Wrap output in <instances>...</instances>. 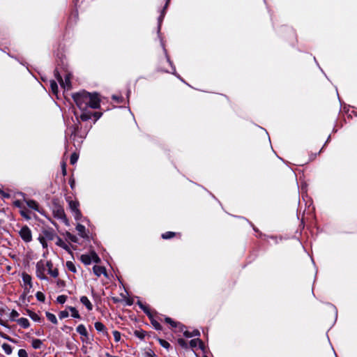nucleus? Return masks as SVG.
I'll use <instances>...</instances> for the list:
<instances>
[{
    "label": "nucleus",
    "mask_w": 357,
    "mask_h": 357,
    "mask_svg": "<svg viewBox=\"0 0 357 357\" xmlns=\"http://www.w3.org/2000/svg\"><path fill=\"white\" fill-rule=\"evenodd\" d=\"M73 98L80 109L84 111L88 108V101L90 100V93L82 91L74 94Z\"/></svg>",
    "instance_id": "1"
},
{
    "label": "nucleus",
    "mask_w": 357,
    "mask_h": 357,
    "mask_svg": "<svg viewBox=\"0 0 357 357\" xmlns=\"http://www.w3.org/2000/svg\"><path fill=\"white\" fill-rule=\"evenodd\" d=\"M47 269V261L40 260L36 265V275L37 278L42 280H47L48 278L45 275Z\"/></svg>",
    "instance_id": "2"
},
{
    "label": "nucleus",
    "mask_w": 357,
    "mask_h": 357,
    "mask_svg": "<svg viewBox=\"0 0 357 357\" xmlns=\"http://www.w3.org/2000/svg\"><path fill=\"white\" fill-rule=\"evenodd\" d=\"M70 209L71 210L75 220H79L82 217L81 211L79 209V204L76 200H72L70 197L66 198Z\"/></svg>",
    "instance_id": "3"
},
{
    "label": "nucleus",
    "mask_w": 357,
    "mask_h": 357,
    "mask_svg": "<svg viewBox=\"0 0 357 357\" xmlns=\"http://www.w3.org/2000/svg\"><path fill=\"white\" fill-rule=\"evenodd\" d=\"M21 238L26 243L32 241V234L31 229L26 225L23 226L19 231Z\"/></svg>",
    "instance_id": "4"
},
{
    "label": "nucleus",
    "mask_w": 357,
    "mask_h": 357,
    "mask_svg": "<svg viewBox=\"0 0 357 357\" xmlns=\"http://www.w3.org/2000/svg\"><path fill=\"white\" fill-rule=\"evenodd\" d=\"M100 100L97 93H90V100L88 101V107L98 109L100 107Z\"/></svg>",
    "instance_id": "5"
},
{
    "label": "nucleus",
    "mask_w": 357,
    "mask_h": 357,
    "mask_svg": "<svg viewBox=\"0 0 357 357\" xmlns=\"http://www.w3.org/2000/svg\"><path fill=\"white\" fill-rule=\"evenodd\" d=\"M53 213L55 218L61 220L63 222L68 225V219L65 214L64 210L61 206H57L53 210Z\"/></svg>",
    "instance_id": "6"
},
{
    "label": "nucleus",
    "mask_w": 357,
    "mask_h": 357,
    "mask_svg": "<svg viewBox=\"0 0 357 357\" xmlns=\"http://www.w3.org/2000/svg\"><path fill=\"white\" fill-rule=\"evenodd\" d=\"M24 202L26 204V205L28 206V207H29L30 208H31L41 214L43 213V211L42 209H40L38 202H36L35 200L24 199Z\"/></svg>",
    "instance_id": "7"
},
{
    "label": "nucleus",
    "mask_w": 357,
    "mask_h": 357,
    "mask_svg": "<svg viewBox=\"0 0 357 357\" xmlns=\"http://www.w3.org/2000/svg\"><path fill=\"white\" fill-rule=\"evenodd\" d=\"M94 327L98 332L102 333L103 335L108 336V333H107V328H106L105 326L102 322H100V321L95 322Z\"/></svg>",
    "instance_id": "8"
},
{
    "label": "nucleus",
    "mask_w": 357,
    "mask_h": 357,
    "mask_svg": "<svg viewBox=\"0 0 357 357\" xmlns=\"http://www.w3.org/2000/svg\"><path fill=\"white\" fill-rule=\"evenodd\" d=\"M47 271L48 273L53 278H56L59 275V271L57 268H53V264L51 261H47Z\"/></svg>",
    "instance_id": "9"
},
{
    "label": "nucleus",
    "mask_w": 357,
    "mask_h": 357,
    "mask_svg": "<svg viewBox=\"0 0 357 357\" xmlns=\"http://www.w3.org/2000/svg\"><path fill=\"white\" fill-rule=\"evenodd\" d=\"M93 271L94 274L98 277H100L102 274L105 275H107L106 270L102 266H94L93 268Z\"/></svg>",
    "instance_id": "10"
},
{
    "label": "nucleus",
    "mask_w": 357,
    "mask_h": 357,
    "mask_svg": "<svg viewBox=\"0 0 357 357\" xmlns=\"http://www.w3.org/2000/svg\"><path fill=\"white\" fill-rule=\"evenodd\" d=\"M22 280L26 286V288L31 289L32 287L31 277L27 273H22Z\"/></svg>",
    "instance_id": "11"
},
{
    "label": "nucleus",
    "mask_w": 357,
    "mask_h": 357,
    "mask_svg": "<svg viewBox=\"0 0 357 357\" xmlns=\"http://www.w3.org/2000/svg\"><path fill=\"white\" fill-rule=\"evenodd\" d=\"M80 302L86 307V309L89 311H91L93 310V305L86 296H82L80 298Z\"/></svg>",
    "instance_id": "12"
},
{
    "label": "nucleus",
    "mask_w": 357,
    "mask_h": 357,
    "mask_svg": "<svg viewBox=\"0 0 357 357\" xmlns=\"http://www.w3.org/2000/svg\"><path fill=\"white\" fill-rule=\"evenodd\" d=\"M190 346L192 348H195L199 347L201 349H204V343L202 341L198 338L193 339L190 342Z\"/></svg>",
    "instance_id": "13"
},
{
    "label": "nucleus",
    "mask_w": 357,
    "mask_h": 357,
    "mask_svg": "<svg viewBox=\"0 0 357 357\" xmlns=\"http://www.w3.org/2000/svg\"><path fill=\"white\" fill-rule=\"evenodd\" d=\"M76 331L77 332L81 335L82 336H84L85 337H88L89 336V333L87 332V330L85 327L84 325L83 324H79V326H77V327L76 328Z\"/></svg>",
    "instance_id": "14"
},
{
    "label": "nucleus",
    "mask_w": 357,
    "mask_h": 357,
    "mask_svg": "<svg viewBox=\"0 0 357 357\" xmlns=\"http://www.w3.org/2000/svg\"><path fill=\"white\" fill-rule=\"evenodd\" d=\"M76 230L77 231L79 235L82 238H87V234L86 233V228L84 225L81 224H78L76 226Z\"/></svg>",
    "instance_id": "15"
},
{
    "label": "nucleus",
    "mask_w": 357,
    "mask_h": 357,
    "mask_svg": "<svg viewBox=\"0 0 357 357\" xmlns=\"http://www.w3.org/2000/svg\"><path fill=\"white\" fill-rule=\"evenodd\" d=\"M17 323L23 328H27L29 327V321L26 318H20L16 320Z\"/></svg>",
    "instance_id": "16"
},
{
    "label": "nucleus",
    "mask_w": 357,
    "mask_h": 357,
    "mask_svg": "<svg viewBox=\"0 0 357 357\" xmlns=\"http://www.w3.org/2000/svg\"><path fill=\"white\" fill-rule=\"evenodd\" d=\"M43 341L40 339H33L31 342V346L35 349H40L43 346Z\"/></svg>",
    "instance_id": "17"
},
{
    "label": "nucleus",
    "mask_w": 357,
    "mask_h": 357,
    "mask_svg": "<svg viewBox=\"0 0 357 357\" xmlns=\"http://www.w3.org/2000/svg\"><path fill=\"white\" fill-rule=\"evenodd\" d=\"M80 259L82 262L86 265H89L92 262L89 254L82 255L80 257Z\"/></svg>",
    "instance_id": "18"
},
{
    "label": "nucleus",
    "mask_w": 357,
    "mask_h": 357,
    "mask_svg": "<svg viewBox=\"0 0 357 357\" xmlns=\"http://www.w3.org/2000/svg\"><path fill=\"white\" fill-rule=\"evenodd\" d=\"M56 245L63 248L64 250L69 251V246L66 243H65L61 238H57Z\"/></svg>",
    "instance_id": "19"
},
{
    "label": "nucleus",
    "mask_w": 357,
    "mask_h": 357,
    "mask_svg": "<svg viewBox=\"0 0 357 357\" xmlns=\"http://www.w3.org/2000/svg\"><path fill=\"white\" fill-rule=\"evenodd\" d=\"M3 351L7 355H10L13 352V348L12 347L6 343H3L1 346Z\"/></svg>",
    "instance_id": "20"
},
{
    "label": "nucleus",
    "mask_w": 357,
    "mask_h": 357,
    "mask_svg": "<svg viewBox=\"0 0 357 357\" xmlns=\"http://www.w3.org/2000/svg\"><path fill=\"white\" fill-rule=\"evenodd\" d=\"M64 84L61 85L64 89H69L70 88V75L68 74L66 77L65 80H63Z\"/></svg>",
    "instance_id": "21"
},
{
    "label": "nucleus",
    "mask_w": 357,
    "mask_h": 357,
    "mask_svg": "<svg viewBox=\"0 0 357 357\" xmlns=\"http://www.w3.org/2000/svg\"><path fill=\"white\" fill-rule=\"evenodd\" d=\"M46 317L47 318V319L51 321L52 323L54 324H57V319L56 317V316L51 313V312H46Z\"/></svg>",
    "instance_id": "22"
},
{
    "label": "nucleus",
    "mask_w": 357,
    "mask_h": 357,
    "mask_svg": "<svg viewBox=\"0 0 357 357\" xmlns=\"http://www.w3.org/2000/svg\"><path fill=\"white\" fill-rule=\"evenodd\" d=\"M54 236V234L50 231H44L43 236L42 237H45V239L52 241L53 240Z\"/></svg>",
    "instance_id": "23"
},
{
    "label": "nucleus",
    "mask_w": 357,
    "mask_h": 357,
    "mask_svg": "<svg viewBox=\"0 0 357 357\" xmlns=\"http://www.w3.org/2000/svg\"><path fill=\"white\" fill-rule=\"evenodd\" d=\"M69 310L71 312V316L76 319H80V315L77 310V309L74 307H69Z\"/></svg>",
    "instance_id": "24"
},
{
    "label": "nucleus",
    "mask_w": 357,
    "mask_h": 357,
    "mask_svg": "<svg viewBox=\"0 0 357 357\" xmlns=\"http://www.w3.org/2000/svg\"><path fill=\"white\" fill-rule=\"evenodd\" d=\"M50 87L52 93L54 94H57L58 93V85L57 83L54 80H50Z\"/></svg>",
    "instance_id": "25"
},
{
    "label": "nucleus",
    "mask_w": 357,
    "mask_h": 357,
    "mask_svg": "<svg viewBox=\"0 0 357 357\" xmlns=\"http://www.w3.org/2000/svg\"><path fill=\"white\" fill-rule=\"evenodd\" d=\"M66 267L72 273H76L77 272L76 266H75V265L72 261H67L66 262Z\"/></svg>",
    "instance_id": "26"
},
{
    "label": "nucleus",
    "mask_w": 357,
    "mask_h": 357,
    "mask_svg": "<svg viewBox=\"0 0 357 357\" xmlns=\"http://www.w3.org/2000/svg\"><path fill=\"white\" fill-rule=\"evenodd\" d=\"M89 255L91 256V259L92 262H95L97 264L100 262V259L95 252H90Z\"/></svg>",
    "instance_id": "27"
},
{
    "label": "nucleus",
    "mask_w": 357,
    "mask_h": 357,
    "mask_svg": "<svg viewBox=\"0 0 357 357\" xmlns=\"http://www.w3.org/2000/svg\"><path fill=\"white\" fill-rule=\"evenodd\" d=\"M144 357H155V354L151 349H146L143 353Z\"/></svg>",
    "instance_id": "28"
},
{
    "label": "nucleus",
    "mask_w": 357,
    "mask_h": 357,
    "mask_svg": "<svg viewBox=\"0 0 357 357\" xmlns=\"http://www.w3.org/2000/svg\"><path fill=\"white\" fill-rule=\"evenodd\" d=\"M175 236V233L172 231H167L162 234V238L164 239H169Z\"/></svg>",
    "instance_id": "29"
},
{
    "label": "nucleus",
    "mask_w": 357,
    "mask_h": 357,
    "mask_svg": "<svg viewBox=\"0 0 357 357\" xmlns=\"http://www.w3.org/2000/svg\"><path fill=\"white\" fill-rule=\"evenodd\" d=\"M167 3H166L160 16L158 17V32H160V30L161 23H162V19L165 15V9L167 8Z\"/></svg>",
    "instance_id": "30"
},
{
    "label": "nucleus",
    "mask_w": 357,
    "mask_h": 357,
    "mask_svg": "<svg viewBox=\"0 0 357 357\" xmlns=\"http://www.w3.org/2000/svg\"><path fill=\"white\" fill-rule=\"evenodd\" d=\"M91 118V114H89L88 112H83L81 115H80V119L84 121H88Z\"/></svg>",
    "instance_id": "31"
},
{
    "label": "nucleus",
    "mask_w": 357,
    "mask_h": 357,
    "mask_svg": "<svg viewBox=\"0 0 357 357\" xmlns=\"http://www.w3.org/2000/svg\"><path fill=\"white\" fill-rule=\"evenodd\" d=\"M20 314L15 310H13L10 314V319L11 321H16V318L18 317Z\"/></svg>",
    "instance_id": "32"
},
{
    "label": "nucleus",
    "mask_w": 357,
    "mask_h": 357,
    "mask_svg": "<svg viewBox=\"0 0 357 357\" xmlns=\"http://www.w3.org/2000/svg\"><path fill=\"white\" fill-rule=\"evenodd\" d=\"M54 75H55V77L56 78V79L58 80V82L60 83V84L63 85L64 82L62 79V77L60 75L59 71L56 69L54 70Z\"/></svg>",
    "instance_id": "33"
},
{
    "label": "nucleus",
    "mask_w": 357,
    "mask_h": 357,
    "mask_svg": "<svg viewBox=\"0 0 357 357\" xmlns=\"http://www.w3.org/2000/svg\"><path fill=\"white\" fill-rule=\"evenodd\" d=\"M36 297L38 301H41V302H44L45 300V296L44 294L40 291H38L36 294Z\"/></svg>",
    "instance_id": "34"
},
{
    "label": "nucleus",
    "mask_w": 357,
    "mask_h": 357,
    "mask_svg": "<svg viewBox=\"0 0 357 357\" xmlns=\"http://www.w3.org/2000/svg\"><path fill=\"white\" fill-rule=\"evenodd\" d=\"M178 344L182 347V348H184V349H188V344L187 342H185V340L182 339V338H179L178 339Z\"/></svg>",
    "instance_id": "35"
},
{
    "label": "nucleus",
    "mask_w": 357,
    "mask_h": 357,
    "mask_svg": "<svg viewBox=\"0 0 357 357\" xmlns=\"http://www.w3.org/2000/svg\"><path fill=\"white\" fill-rule=\"evenodd\" d=\"M159 342H160V344L162 347H164V348H165L167 349H168L170 347V344L167 341H166V340H162V339H159Z\"/></svg>",
    "instance_id": "36"
},
{
    "label": "nucleus",
    "mask_w": 357,
    "mask_h": 357,
    "mask_svg": "<svg viewBox=\"0 0 357 357\" xmlns=\"http://www.w3.org/2000/svg\"><path fill=\"white\" fill-rule=\"evenodd\" d=\"M77 160H78V155H77V153H73L71 155V156H70V164H71V165H75V164L77 162Z\"/></svg>",
    "instance_id": "37"
},
{
    "label": "nucleus",
    "mask_w": 357,
    "mask_h": 357,
    "mask_svg": "<svg viewBox=\"0 0 357 357\" xmlns=\"http://www.w3.org/2000/svg\"><path fill=\"white\" fill-rule=\"evenodd\" d=\"M184 328H185V326H181V327H180V330H181V331H183V335H184V336H185V337H192V332H190V331H187V330L184 331V330H183V329H184Z\"/></svg>",
    "instance_id": "38"
},
{
    "label": "nucleus",
    "mask_w": 357,
    "mask_h": 357,
    "mask_svg": "<svg viewBox=\"0 0 357 357\" xmlns=\"http://www.w3.org/2000/svg\"><path fill=\"white\" fill-rule=\"evenodd\" d=\"M113 335H114V340L118 342L121 340V333L117 331H113Z\"/></svg>",
    "instance_id": "39"
},
{
    "label": "nucleus",
    "mask_w": 357,
    "mask_h": 357,
    "mask_svg": "<svg viewBox=\"0 0 357 357\" xmlns=\"http://www.w3.org/2000/svg\"><path fill=\"white\" fill-rule=\"evenodd\" d=\"M137 304L144 313H146L147 315H149V308L146 306L144 305L140 301H138Z\"/></svg>",
    "instance_id": "40"
},
{
    "label": "nucleus",
    "mask_w": 357,
    "mask_h": 357,
    "mask_svg": "<svg viewBox=\"0 0 357 357\" xmlns=\"http://www.w3.org/2000/svg\"><path fill=\"white\" fill-rule=\"evenodd\" d=\"M165 321L168 324H169L172 327L174 328H176L178 324L177 323H176L175 321H174L171 318L169 317H166L165 318Z\"/></svg>",
    "instance_id": "41"
},
{
    "label": "nucleus",
    "mask_w": 357,
    "mask_h": 357,
    "mask_svg": "<svg viewBox=\"0 0 357 357\" xmlns=\"http://www.w3.org/2000/svg\"><path fill=\"white\" fill-rule=\"evenodd\" d=\"M66 298H67L66 296L61 295L57 297L56 301L58 303L63 304L66 302Z\"/></svg>",
    "instance_id": "42"
},
{
    "label": "nucleus",
    "mask_w": 357,
    "mask_h": 357,
    "mask_svg": "<svg viewBox=\"0 0 357 357\" xmlns=\"http://www.w3.org/2000/svg\"><path fill=\"white\" fill-rule=\"evenodd\" d=\"M135 335L140 339H143L145 337V333L143 331H135Z\"/></svg>",
    "instance_id": "43"
},
{
    "label": "nucleus",
    "mask_w": 357,
    "mask_h": 357,
    "mask_svg": "<svg viewBox=\"0 0 357 357\" xmlns=\"http://www.w3.org/2000/svg\"><path fill=\"white\" fill-rule=\"evenodd\" d=\"M17 354H18V357H28L27 352L26 351L25 349H20L18 351Z\"/></svg>",
    "instance_id": "44"
},
{
    "label": "nucleus",
    "mask_w": 357,
    "mask_h": 357,
    "mask_svg": "<svg viewBox=\"0 0 357 357\" xmlns=\"http://www.w3.org/2000/svg\"><path fill=\"white\" fill-rule=\"evenodd\" d=\"M38 240H39L40 243L42 244L43 248L47 247V244L46 242V239H45V237L39 236Z\"/></svg>",
    "instance_id": "45"
},
{
    "label": "nucleus",
    "mask_w": 357,
    "mask_h": 357,
    "mask_svg": "<svg viewBox=\"0 0 357 357\" xmlns=\"http://www.w3.org/2000/svg\"><path fill=\"white\" fill-rule=\"evenodd\" d=\"M29 316L35 321H39V319H40L38 315L36 313H35V312L30 313Z\"/></svg>",
    "instance_id": "46"
},
{
    "label": "nucleus",
    "mask_w": 357,
    "mask_h": 357,
    "mask_svg": "<svg viewBox=\"0 0 357 357\" xmlns=\"http://www.w3.org/2000/svg\"><path fill=\"white\" fill-rule=\"evenodd\" d=\"M112 98L117 102H121L123 101V97L120 96L113 95Z\"/></svg>",
    "instance_id": "47"
},
{
    "label": "nucleus",
    "mask_w": 357,
    "mask_h": 357,
    "mask_svg": "<svg viewBox=\"0 0 357 357\" xmlns=\"http://www.w3.org/2000/svg\"><path fill=\"white\" fill-rule=\"evenodd\" d=\"M56 284L59 288H63L66 286V282L62 280H58L56 281Z\"/></svg>",
    "instance_id": "48"
},
{
    "label": "nucleus",
    "mask_w": 357,
    "mask_h": 357,
    "mask_svg": "<svg viewBox=\"0 0 357 357\" xmlns=\"http://www.w3.org/2000/svg\"><path fill=\"white\" fill-rule=\"evenodd\" d=\"M61 170H62V174L63 176H66L67 174V171H66V164L65 162H62V163H61Z\"/></svg>",
    "instance_id": "49"
},
{
    "label": "nucleus",
    "mask_w": 357,
    "mask_h": 357,
    "mask_svg": "<svg viewBox=\"0 0 357 357\" xmlns=\"http://www.w3.org/2000/svg\"><path fill=\"white\" fill-rule=\"evenodd\" d=\"M151 324H153V326H154V328L156 330H160L161 329V326H160V324L157 321H152Z\"/></svg>",
    "instance_id": "50"
},
{
    "label": "nucleus",
    "mask_w": 357,
    "mask_h": 357,
    "mask_svg": "<svg viewBox=\"0 0 357 357\" xmlns=\"http://www.w3.org/2000/svg\"><path fill=\"white\" fill-rule=\"evenodd\" d=\"M68 317V312L67 311H61L59 313V318L63 319Z\"/></svg>",
    "instance_id": "51"
},
{
    "label": "nucleus",
    "mask_w": 357,
    "mask_h": 357,
    "mask_svg": "<svg viewBox=\"0 0 357 357\" xmlns=\"http://www.w3.org/2000/svg\"><path fill=\"white\" fill-rule=\"evenodd\" d=\"M91 115H93V116L95 118V120L96 121L100 118L102 114L100 112H93V114H91Z\"/></svg>",
    "instance_id": "52"
},
{
    "label": "nucleus",
    "mask_w": 357,
    "mask_h": 357,
    "mask_svg": "<svg viewBox=\"0 0 357 357\" xmlns=\"http://www.w3.org/2000/svg\"><path fill=\"white\" fill-rule=\"evenodd\" d=\"M20 214L22 216H23L26 219H27V220L30 219V217L27 215L26 212L24 210H22L20 211Z\"/></svg>",
    "instance_id": "53"
},
{
    "label": "nucleus",
    "mask_w": 357,
    "mask_h": 357,
    "mask_svg": "<svg viewBox=\"0 0 357 357\" xmlns=\"http://www.w3.org/2000/svg\"><path fill=\"white\" fill-rule=\"evenodd\" d=\"M14 206L18 208H22V203L20 200H16L14 202Z\"/></svg>",
    "instance_id": "54"
},
{
    "label": "nucleus",
    "mask_w": 357,
    "mask_h": 357,
    "mask_svg": "<svg viewBox=\"0 0 357 357\" xmlns=\"http://www.w3.org/2000/svg\"><path fill=\"white\" fill-rule=\"evenodd\" d=\"M200 335V333L198 330H194L192 332V337H195V336H199Z\"/></svg>",
    "instance_id": "55"
},
{
    "label": "nucleus",
    "mask_w": 357,
    "mask_h": 357,
    "mask_svg": "<svg viewBox=\"0 0 357 357\" xmlns=\"http://www.w3.org/2000/svg\"><path fill=\"white\" fill-rule=\"evenodd\" d=\"M69 238L70 239L73 241V242H75L76 243L77 242V237L75 236H73V235H71V234H69Z\"/></svg>",
    "instance_id": "56"
},
{
    "label": "nucleus",
    "mask_w": 357,
    "mask_h": 357,
    "mask_svg": "<svg viewBox=\"0 0 357 357\" xmlns=\"http://www.w3.org/2000/svg\"><path fill=\"white\" fill-rule=\"evenodd\" d=\"M0 194H1V195H2V196H3V197H5V198H8V197H10V195H9V194H8V193H6V192H4L3 191H2V190H0Z\"/></svg>",
    "instance_id": "57"
},
{
    "label": "nucleus",
    "mask_w": 357,
    "mask_h": 357,
    "mask_svg": "<svg viewBox=\"0 0 357 357\" xmlns=\"http://www.w3.org/2000/svg\"><path fill=\"white\" fill-rule=\"evenodd\" d=\"M69 183H70V188H71L72 189H73L74 185H75V181H74V179H73V178H72V179H70V181H69Z\"/></svg>",
    "instance_id": "58"
},
{
    "label": "nucleus",
    "mask_w": 357,
    "mask_h": 357,
    "mask_svg": "<svg viewBox=\"0 0 357 357\" xmlns=\"http://www.w3.org/2000/svg\"><path fill=\"white\" fill-rule=\"evenodd\" d=\"M81 350L83 351L84 354H86L88 353V350H87V348L85 346H83L82 348H81Z\"/></svg>",
    "instance_id": "59"
},
{
    "label": "nucleus",
    "mask_w": 357,
    "mask_h": 357,
    "mask_svg": "<svg viewBox=\"0 0 357 357\" xmlns=\"http://www.w3.org/2000/svg\"><path fill=\"white\" fill-rule=\"evenodd\" d=\"M1 335V337H3L5 339H7L8 340H11V339L10 337H8L7 335Z\"/></svg>",
    "instance_id": "60"
},
{
    "label": "nucleus",
    "mask_w": 357,
    "mask_h": 357,
    "mask_svg": "<svg viewBox=\"0 0 357 357\" xmlns=\"http://www.w3.org/2000/svg\"><path fill=\"white\" fill-rule=\"evenodd\" d=\"M0 324L4 326L3 321L0 319Z\"/></svg>",
    "instance_id": "61"
},
{
    "label": "nucleus",
    "mask_w": 357,
    "mask_h": 357,
    "mask_svg": "<svg viewBox=\"0 0 357 357\" xmlns=\"http://www.w3.org/2000/svg\"><path fill=\"white\" fill-rule=\"evenodd\" d=\"M129 95H130V91H128V94H127V97L128 98H129Z\"/></svg>",
    "instance_id": "62"
},
{
    "label": "nucleus",
    "mask_w": 357,
    "mask_h": 357,
    "mask_svg": "<svg viewBox=\"0 0 357 357\" xmlns=\"http://www.w3.org/2000/svg\"><path fill=\"white\" fill-rule=\"evenodd\" d=\"M167 60H168L169 63H171V61H169V58H167Z\"/></svg>",
    "instance_id": "63"
},
{
    "label": "nucleus",
    "mask_w": 357,
    "mask_h": 357,
    "mask_svg": "<svg viewBox=\"0 0 357 357\" xmlns=\"http://www.w3.org/2000/svg\"><path fill=\"white\" fill-rule=\"evenodd\" d=\"M86 357H90V356H86Z\"/></svg>",
    "instance_id": "64"
}]
</instances>
